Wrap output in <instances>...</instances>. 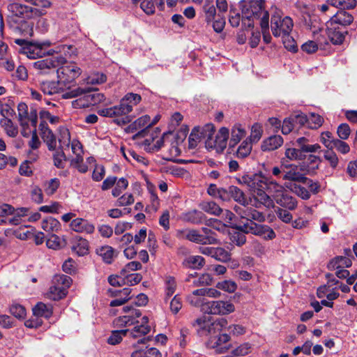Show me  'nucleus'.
Returning <instances> with one entry per match:
<instances>
[{
    "mask_svg": "<svg viewBox=\"0 0 357 357\" xmlns=\"http://www.w3.org/2000/svg\"><path fill=\"white\" fill-rule=\"evenodd\" d=\"M58 140L61 151H56L53 155L54 165L58 168H64L67 160L66 153L70 149L73 154L71 155L70 165L81 173L86 172L88 166L84 163V151L80 142L76 139H71L70 131L66 128L59 129Z\"/></svg>",
    "mask_w": 357,
    "mask_h": 357,
    "instance_id": "nucleus-1",
    "label": "nucleus"
},
{
    "mask_svg": "<svg viewBox=\"0 0 357 357\" xmlns=\"http://www.w3.org/2000/svg\"><path fill=\"white\" fill-rule=\"evenodd\" d=\"M18 121L22 128V135L27 137L31 135V139L29 142L31 150L37 151L40 146V142L36 133V125L38 116L35 110L28 112V107L25 103L18 105Z\"/></svg>",
    "mask_w": 357,
    "mask_h": 357,
    "instance_id": "nucleus-2",
    "label": "nucleus"
},
{
    "mask_svg": "<svg viewBox=\"0 0 357 357\" xmlns=\"http://www.w3.org/2000/svg\"><path fill=\"white\" fill-rule=\"evenodd\" d=\"M264 0H243L241 4L242 13L246 18L243 20V26L244 27L252 28L254 26L253 20L255 19L260 21L267 15V21L269 20V14L264 9Z\"/></svg>",
    "mask_w": 357,
    "mask_h": 357,
    "instance_id": "nucleus-3",
    "label": "nucleus"
},
{
    "mask_svg": "<svg viewBox=\"0 0 357 357\" xmlns=\"http://www.w3.org/2000/svg\"><path fill=\"white\" fill-rule=\"evenodd\" d=\"M131 112L130 105H126L121 99L119 105L98 110V113L102 116L116 117L114 122L118 125H126L131 121L128 114Z\"/></svg>",
    "mask_w": 357,
    "mask_h": 357,
    "instance_id": "nucleus-4",
    "label": "nucleus"
},
{
    "mask_svg": "<svg viewBox=\"0 0 357 357\" xmlns=\"http://www.w3.org/2000/svg\"><path fill=\"white\" fill-rule=\"evenodd\" d=\"M52 282L53 285L50 287L47 296L52 300L58 301L66 296L68 289L72 284V279L68 275H56Z\"/></svg>",
    "mask_w": 357,
    "mask_h": 357,
    "instance_id": "nucleus-5",
    "label": "nucleus"
},
{
    "mask_svg": "<svg viewBox=\"0 0 357 357\" xmlns=\"http://www.w3.org/2000/svg\"><path fill=\"white\" fill-rule=\"evenodd\" d=\"M192 325L198 327V333H205L206 335H215L227 326V321L225 318H220L211 321L206 317H202L197 319Z\"/></svg>",
    "mask_w": 357,
    "mask_h": 357,
    "instance_id": "nucleus-6",
    "label": "nucleus"
},
{
    "mask_svg": "<svg viewBox=\"0 0 357 357\" xmlns=\"http://www.w3.org/2000/svg\"><path fill=\"white\" fill-rule=\"evenodd\" d=\"M215 127L213 125L212 131L207 135L205 141L206 147L208 149H215L216 152H222L227 146L229 137V130L226 128H221L217 134H215Z\"/></svg>",
    "mask_w": 357,
    "mask_h": 357,
    "instance_id": "nucleus-7",
    "label": "nucleus"
},
{
    "mask_svg": "<svg viewBox=\"0 0 357 357\" xmlns=\"http://www.w3.org/2000/svg\"><path fill=\"white\" fill-rule=\"evenodd\" d=\"M293 26V20L288 16L282 17L278 15H273L271 17V29L273 35L276 38L284 37L290 34Z\"/></svg>",
    "mask_w": 357,
    "mask_h": 357,
    "instance_id": "nucleus-8",
    "label": "nucleus"
},
{
    "mask_svg": "<svg viewBox=\"0 0 357 357\" xmlns=\"http://www.w3.org/2000/svg\"><path fill=\"white\" fill-rule=\"evenodd\" d=\"M57 69V78L65 86L69 88V84L73 82L82 73V70L74 63L64 62Z\"/></svg>",
    "mask_w": 357,
    "mask_h": 357,
    "instance_id": "nucleus-9",
    "label": "nucleus"
},
{
    "mask_svg": "<svg viewBox=\"0 0 357 357\" xmlns=\"http://www.w3.org/2000/svg\"><path fill=\"white\" fill-rule=\"evenodd\" d=\"M63 98H77L72 102V106L75 109L86 108L89 106V86L88 84L84 86L77 88L66 92L62 95Z\"/></svg>",
    "mask_w": 357,
    "mask_h": 357,
    "instance_id": "nucleus-10",
    "label": "nucleus"
},
{
    "mask_svg": "<svg viewBox=\"0 0 357 357\" xmlns=\"http://www.w3.org/2000/svg\"><path fill=\"white\" fill-rule=\"evenodd\" d=\"M234 305L227 301H207L203 308L205 313L213 315H226L234 312Z\"/></svg>",
    "mask_w": 357,
    "mask_h": 357,
    "instance_id": "nucleus-11",
    "label": "nucleus"
},
{
    "mask_svg": "<svg viewBox=\"0 0 357 357\" xmlns=\"http://www.w3.org/2000/svg\"><path fill=\"white\" fill-rule=\"evenodd\" d=\"M213 130V124L208 123L203 127H195L188 137V147L190 149H195L202 139L206 140L207 135Z\"/></svg>",
    "mask_w": 357,
    "mask_h": 357,
    "instance_id": "nucleus-12",
    "label": "nucleus"
},
{
    "mask_svg": "<svg viewBox=\"0 0 357 357\" xmlns=\"http://www.w3.org/2000/svg\"><path fill=\"white\" fill-rule=\"evenodd\" d=\"M266 181V177L258 174L251 176L246 174L238 178V182L249 187L250 190L253 192V194L255 193L257 190L265 189Z\"/></svg>",
    "mask_w": 357,
    "mask_h": 357,
    "instance_id": "nucleus-13",
    "label": "nucleus"
},
{
    "mask_svg": "<svg viewBox=\"0 0 357 357\" xmlns=\"http://www.w3.org/2000/svg\"><path fill=\"white\" fill-rule=\"evenodd\" d=\"M8 10L15 16L26 19L33 18V14H40L38 10H32L31 6L17 2L9 3L8 6Z\"/></svg>",
    "mask_w": 357,
    "mask_h": 357,
    "instance_id": "nucleus-14",
    "label": "nucleus"
},
{
    "mask_svg": "<svg viewBox=\"0 0 357 357\" xmlns=\"http://www.w3.org/2000/svg\"><path fill=\"white\" fill-rule=\"evenodd\" d=\"M301 166L298 167L295 165H285L283 167V176L284 180L288 181L287 182H299L305 181L306 177L301 172Z\"/></svg>",
    "mask_w": 357,
    "mask_h": 357,
    "instance_id": "nucleus-15",
    "label": "nucleus"
},
{
    "mask_svg": "<svg viewBox=\"0 0 357 357\" xmlns=\"http://www.w3.org/2000/svg\"><path fill=\"white\" fill-rule=\"evenodd\" d=\"M40 89L45 95L52 96L55 94H63L66 89L65 86L59 81H43L40 83Z\"/></svg>",
    "mask_w": 357,
    "mask_h": 357,
    "instance_id": "nucleus-16",
    "label": "nucleus"
},
{
    "mask_svg": "<svg viewBox=\"0 0 357 357\" xmlns=\"http://www.w3.org/2000/svg\"><path fill=\"white\" fill-rule=\"evenodd\" d=\"M151 118L149 115H144L130 124L128 127V130L133 132L137 130L142 129L134 136V138L143 137L146 135L147 129L150 128L148 127Z\"/></svg>",
    "mask_w": 357,
    "mask_h": 357,
    "instance_id": "nucleus-17",
    "label": "nucleus"
},
{
    "mask_svg": "<svg viewBox=\"0 0 357 357\" xmlns=\"http://www.w3.org/2000/svg\"><path fill=\"white\" fill-rule=\"evenodd\" d=\"M65 62V58L63 56H55L45 59L39 60L34 63L33 66L38 70L50 69L56 68Z\"/></svg>",
    "mask_w": 357,
    "mask_h": 357,
    "instance_id": "nucleus-18",
    "label": "nucleus"
},
{
    "mask_svg": "<svg viewBox=\"0 0 357 357\" xmlns=\"http://www.w3.org/2000/svg\"><path fill=\"white\" fill-rule=\"evenodd\" d=\"M321 162V160L319 156L310 155L306 161L301 165V169L307 174L314 175L319 169Z\"/></svg>",
    "mask_w": 357,
    "mask_h": 357,
    "instance_id": "nucleus-19",
    "label": "nucleus"
},
{
    "mask_svg": "<svg viewBox=\"0 0 357 357\" xmlns=\"http://www.w3.org/2000/svg\"><path fill=\"white\" fill-rule=\"evenodd\" d=\"M353 21L354 17L350 13L345 10H340L331 18L330 25L340 24L345 26L351 24Z\"/></svg>",
    "mask_w": 357,
    "mask_h": 357,
    "instance_id": "nucleus-20",
    "label": "nucleus"
},
{
    "mask_svg": "<svg viewBox=\"0 0 357 357\" xmlns=\"http://www.w3.org/2000/svg\"><path fill=\"white\" fill-rule=\"evenodd\" d=\"M40 129L41 137L47 145L49 150H54L56 146V139L52 131L44 123L40 124Z\"/></svg>",
    "mask_w": 357,
    "mask_h": 357,
    "instance_id": "nucleus-21",
    "label": "nucleus"
},
{
    "mask_svg": "<svg viewBox=\"0 0 357 357\" xmlns=\"http://www.w3.org/2000/svg\"><path fill=\"white\" fill-rule=\"evenodd\" d=\"M275 200L278 204L290 211H293L297 207L296 199L284 191L280 195H277Z\"/></svg>",
    "mask_w": 357,
    "mask_h": 357,
    "instance_id": "nucleus-22",
    "label": "nucleus"
},
{
    "mask_svg": "<svg viewBox=\"0 0 357 357\" xmlns=\"http://www.w3.org/2000/svg\"><path fill=\"white\" fill-rule=\"evenodd\" d=\"M176 236L178 238H185L195 243L204 245V239L201 233L195 229L178 230Z\"/></svg>",
    "mask_w": 357,
    "mask_h": 357,
    "instance_id": "nucleus-23",
    "label": "nucleus"
},
{
    "mask_svg": "<svg viewBox=\"0 0 357 357\" xmlns=\"http://www.w3.org/2000/svg\"><path fill=\"white\" fill-rule=\"evenodd\" d=\"M96 253L101 257L102 261L108 264L112 263L114 258L117 256L115 250L109 245H104L97 248Z\"/></svg>",
    "mask_w": 357,
    "mask_h": 357,
    "instance_id": "nucleus-24",
    "label": "nucleus"
},
{
    "mask_svg": "<svg viewBox=\"0 0 357 357\" xmlns=\"http://www.w3.org/2000/svg\"><path fill=\"white\" fill-rule=\"evenodd\" d=\"M283 144V138L280 135H273L265 140L261 144V149L263 151H272Z\"/></svg>",
    "mask_w": 357,
    "mask_h": 357,
    "instance_id": "nucleus-25",
    "label": "nucleus"
},
{
    "mask_svg": "<svg viewBox=\"0 0 357 357\" xmlns=\"http://www.w3.org/2000/svg\"><path fill=\"white\" fill-rule=\"evenodd\" d=\"M1 212L5 215H16L17 218L20 220L22 218L26 217L29 215V208L22 207L15 209L13 206L8 204H3L0 206Z\"/></svg>",
    "mask_w": 357,
    "mask_h": 357,
    "instance_id": "nucleus-26",
    "label": "nucleus"
},
{
    "mask_svg": "<svg viewBox=\"0 0 357 357\" xmlns=\"http://www.w3.org/2000/svg\"><path fill=\"white\" fill-rule=\"evenodd\" d=\"M265 190L266 189H260L253 194L255 201L253 205H255V207L259 208L261 205H264L266 207H271L273 206V201L270 196L266 194Z\"/></svg>",
    "mask_w": 357,
    "mask_h": 357,
    "instance_id": "nucleus-27",
    "label": "nucleus"
},
{
    "mask_svg": "<svg viewBox=\"0 0 357 357\" xmlns=\"http://www.w3.org/2000/svg\"><path fill=\"white\" fill-rule=\"evenodd\" d=\"M72 249L79 256L87 255L89 250V241L82 237L76 236Z\"/></svg>",
    "mask_w": 357,
    "mask_h": 357,
    "instance_id": "nucleus-28",
    "label": "nucleus"
},
{
    "mask_svg": "<svg viewBox=\"0 0 357 357\" xmlns=\"http://www.w3.org/2000/svg\"><path fill=\"white\" fill-rule=\"evenodd\" d=\"M34 317L50 318L53 312L51 305L45 304L42 302L38 303L32 309Z\"/></svg>",
    "mask_w": 357,
    "mask_h": 357,
    "instance_id": "nucleus-29",
    "label": "nucleus"
},
{
    "mask_svg": "<svg viewBox=\"0 0 357 357\" xmlns=\"http://www.w3.org/2000/svg\"><path fill=\"white\" fill-rule=\"evenodd\" d=\"M352 264L351 260L346 257H336L328 264L329 270H335L350 267Z\"/></svg>",
    "mask_w": 357,
    "mask_h": 357,
    "instance_id": "nucleus-30",
    "label": "nucleus"
},
{
    "mask_svg": "<svg viewBox=\"0 0 357 357\" xmlns=\"http://www.w3.org/2000/svg\"><path fill=\"white\" fill-rule=\"evenodd\" d=\"M164 5V0H142L141 8L146 14L151 15L154 13L155 6L163 10Z\"/></svg>",
    "mask_w": 357,
    "mask_h": 357,
    "instance_id": "nucleus-31",
    "label": "nucleus"
},
{
    "mask_svg": "<svg viewBox=\"0 0 357 357\" xmlns=\"http://www.w3.org/2000/svg\"><path fill=\"white\" fill-rule=\"evenodd\" d=\"M327 34L331 43L334 45H340L344 40V33L338 30L335 25H328Z\"/></svg>",
    "mask_w": 357,
    "mask_h": 357,
    "instance_id": "nucleus-32",
    "label": "nucleus"
},
{
    "mask_svg": "<svg viewBox=\"0 0 357 357\" xmlns=\"http://www.w3.org/2000/svg\"><path fill=\"white\" fill-rule=\"evenodd\" d=\"M21 52L26 54L28 58L32 59H35L38 57H42L45 55L44 51L38 45H35L31 43L29 45L24 46V49Z\"/></svg>",
    "mask_w": 357,
    "mask_h": 357,
    "instance_id": "nucleus-33",
    "label": "nucleus"
},
{
    "mask_svg": "<svg viewBox=\"0 0 357 357\" xmlns=\"http://www.w3.org/2000/svg\"><path fill=\"white\" fill-rule=\"evenodd\" d=\"M284 186L296 194L303 199H308L310 197L309 191L304 187L292 182H285Z\"/></svg>",
    "mask_w": 357,
    "mask_h": 357,
    "instance_id": "nucleus-34",
    "label": "nucleus"
},
{
    "mask_svg": "<svg viewBox=\"0 0 357 357\" xmlns=\"http://www.w3.org/2000/svg\"><path fill=\"white\" fill-rule=\"evenodd\" d=\"M41 227L48 233L57 232L61 229V224L56 219L49 217L42 221Z\"/></svg>",
    "mask_w": 357,
    "mask_h": 357,
    "instance_id": "nucleus-35",
    "label": "nucleus"
},
{
    "mask_svg": "<svg viewBox=\"0 0 357 357\" xmlns=\"http://www.w3.org/2000/svg\"><path fill=\"white\" fill-rule=\"evenodd\" d=\"M0 125L8 136L15 137L18 135L17 126L10 119H1Z\"/></svg>",
    "mask_w": 357,
    "mask_h": 357,
    "instance_id": "nucleus-36",
    "label": "nucleus"
},
{
    "mask_svg": "<svg viewBox=\"0 0 357 357\" xmlns=\"http://www.w3.org/2000/svg\"><path fill=\"white\" fill-rule=\"evenodd\" d=\"M183 264L188 268L199 269L204 265V259L199 255L190 256L183 260Z\"/></svg>",
    "mask_w": 357,
    "mask_h": 357,
    "instance_id": "nucleus-37",
    "label": "nucleus"
},
{
    "mask_svg": "<svg viewBox=\"0 0 357 357\" xmlns=\"http://www.w3.org/2000/svg\"><path fill=\"white\" fill-rule=\"evenodd\" d=\"M246 135V131L241 125H236L233 127L229 140V146H234Z\"/></svg>",
    "mask_w": 357,
    "mask_h": 357,
    "instance_id": "nucleus-38",
    "label": "nucleus"
},
{
    "mask_svg": "<svg viewBox=\"0 0 357 357\" xmlns=\"http://www.w3.org/2000/svg\"><path fill=\"white\" fill-rule=\"evenodd\" d=\"M70 227L76 232L86 234L89 232V222L86 219L75 218L70 222Z\"/></svg>",
    "mask_w": 357,
    "mask_h": 357,
    "instance_id": "nucleus-39",
    "label": "nucleus"
},
{
    "mask_svg": "<svg viewBox=\"0 0 357 357\" xmlns=\"http://www.w3.org/2000/svg\"><path fill=\"white\" fill-rule=\"evenodd\" d=\"M200 208L204 212L215 216H219L222 212V209L213 201L202 202Z\"/></svg>",
    "mask_w": 357,
    "mask_h": 357,
    "instance_id": "nucleus-40",
    "label": "nucleus"
},
{
    "mask_svg": "<svg viewBox=\"0 0 357 357\" xmlns=\"http://www.w3.org/2000/svg\"><path fill=\"white\" fill-rule=\"evenodd\" d=\"M255 236H261L265 240H273L276 234L268 225L259 224Z\"/></svg>",
    "mask_w": 357,
    "mask_h": 357,
    "instance_id": "nucleus-41",
    "label": "nucleus"
},
{
    "mask_svg": "<svg viewBox=\"0 0 357 357\" xmlns=\"http://www.w3.org/2000/svg\"><path fill=\"white\" fill-rule=\"evenodd\" d=\"M265 189L270 194H272V196L275 199V196L277 195H280L282 192L284 191V187L276 181L266 178Z\"/></svg>",
    "mask_w": 357,
    "mask_h": 357,
    "instance_id": "nucleus-42",
    "label": "nucleus"
},
{
    "mask_svg": "<svg viewBox=\"0 0 357 357\" xmlns=\"http://www.w3.org/2000/svg\"><path fill=\"white\" fill-rule=\"evenodd\" d=\"M171 132L164 133L162 137L158 139L154 144H151L149 139H146L144 141V145L147 146L146 149L149 151H158L164 145V142L172 135Z\"/></svg>",
    "mask_w": 357,
    "mask_h": 357,
    "instance_id": "nucleus-43",
    "label": "nucleus"
},
{
    "mask_svg": "<svg viewBox=\"0 0 357 357\" xmlns=\"http://www.w3.org/2000/svg\"><path fill=\"white\" fill-rule=\"evenodd\" d=\"M33 7H31L32 10H37L40 13L36 15L33 14V18L36 17H40L46 14L45 9L50 8L52 6V3L49 0H35L33 4Z\"/></svg>",
    "mask_w": 357,
    "mask_h": 357,
    "instance_id": "nucleus-44",
    "label": "nucleus"
},
{
    "mask_svg": "<svg viewBox=\"0 0 357 357\" xmlns=\"http://www.w3.org/2000/svg\"><path fill=\"white\" fill-rule=\"evenodd\" d=\"M203 10L205 13L206 20L208 22L213 21L216 14V10L213 5V0H204Z\"/></svg>",
    "mask_w": 357,
    "mask_h": 357,
    "instance_id": "nucleus-45",
    "label": "nucleus"
},
{
    "mask_svg": "<svg viewBox=\"0 0 357 357\" xmlns=\"http://www.w3.org/2000/svg\"><path fill=\"white\" fill-rule=\"evenodd\" d=\"M331 6L340 8L341 10L354 8L356 5V0H328Z\"/></svg>",
    "mask_w": 357,
    "mask_h": 357,
    "instance_id": "nucleus-46",
    "label": "nucleus"
},
{
    "mask_svg": "<svg viewBox=\"0 0 357 357\" xmlns=\"http://www.w3.org/2000/svg\"><path fill=\"white\" fill-rule=\"evenodd\" d=\"M201 235L204 239V245L206 244H217L218 241L216 237V234L208 227H202Z\"/></svg>",
    "mask_w": 357,
    "mask_h": 357,
    "instance_id": "nucleus-47",
    "label": "nucleus"
},
{
    "mask_svg": "<svg viewBox=\"0 0 357 357\" xmlns=\"http://www.w3.org/2000/svg\"><path fill=\"white\" fill-rule=\"evenodd\" d=\"M201 235L204 239V245L206 244H217L218 241L216 237V234L208 227H202Z\"/></svg>",
    "mask_w": 357,
    "mask_h": 357,
    "instance_id": "nucleus-48",
    "label": "nucleus"
},
{
    "mask_svg": "<svg viewBox=\"0 0 357 357\" xmlns=\"http://www.w3.org/2000/svg\"><path fill=\"white\" fill-rule=\"evenodd\" d=\"M252 143L249 142L248 139L244 140L238 146L236 152V157L239 158H244L248 157L252 151Z\"/></svg>",
    "mask_w": 357,
    "mask_h": 357,
    "instance_id": "nucleus-49",
    "label": "nucleus"
},
{
    "mask_svg": "<svg viewBox=\"0 0 357 357\" xmlns=\"http://www.w3.org/2000/svg\"><path fill=\"white\" fill-rule=\"evenodd\" d=\"M229 196L233 197L235 201L238 202V203H240L243 205H245V204L247 203L243 192L241 190H240L238 188H237L236 186H234V185L229 186Z\"/></svg>",
    "mask_w": 357,
    "mask_h": 357,
    "instance_id": "nucleus-50",
    "label": "nucleus"
},
{
    "mask_svg": "<svg viewBox=\"0 0 357 357\" xmlns=\"http://www.w3.org/2000/svg\"><path fill=\"white\" fill-rule=\"evenodd\" d=\"M121 99L126 105H130L131 112L133 109V107L137 105L142 101L141 96L134 93H128Z\"/></svg>",
    "mask_w": 357,
    "mask_h": 357,
    "instance_id": "nucleus-51",
    "label": "nucleus"
},
{
    "mask_svg": "<svg viewBox=\"0 0 357 357\" xmlns=\"http://www.w3.org/2000/svg\"><path fill=\"white\" fill-rule=\"evenodd\" d=\"M285 156L291 160H303L305 159V155L297 147L286 149Z\"/></svg>",
    "mask_w": 357,
    "mask_h": 357,
    "instance_id": "nucleus-52",
    "label": "nucleus"
},
{
    "mask_svg": "<svg viewBox=\"0 0 357 357\" xmlns=\"http://www.w3.org/2000/svg\"><path fill=\"white\" fill-rule=\"evenodd\" d=\"M165 291L166 298H170L176 289V282L175 278L172 276H167L165 282Z\"/></svg>",
    "mask_w": 357,
    "mask_h": 357,
    "instance_id": "nucleus-53",
    "label": "nucleus"
},
{
    "mask_svg": "<svg viewBox=\"0 0 357 357\" xmlns=\"http://www.w3.org/2000/svg\"><path fill=\"white\" fill-rule=\"evenodd\" d=\"M59 185L60 181L58 178H51L50 180L46 181L43 185L45 192L47 195H52L56 192Z\"/></svg>",
    "mask_w": 357,
    "mask_h": 357,
    "instance_id": "nucleus-54",
    "label": "nucleus"
},
{
    "mask_svg": "<svg viewBox=\"0 0 357 357\" xmlns=\"http://www.w3.org/2000/svg\"><path fill=\"white\" fill-rule=\"evenodd\" d=\"M150 331L151 327L149 326L141 324L134 327V328L128 333L130 337L135 339L148 334Z\"/></svg>",
    "mask_w": 357,
    "mask_h": 357,
    "instance_id": "nucleus-55",
    "label": "nucleus"
},
{
    "mask_svg": "<svg viewBox=\"0 0 357 357\" xmlns=\"http://www.w3.org/2000/svg\"><path fill=\"white\" fill-rule=\"evenodd\" d=\"M258 225L259 224L255 222L254 221L250 220L247 221L245 223H243L241 225L238 226L236 228L238 230L242 231L243 233L252 234L255 235Z\"/></svg>",
    "mask_w": 357,
    "mask_h": 357,
    "instance_id": "nucleus-56",
    "label": "nucleus"
},
{
    "mask_svg": "<svg viewBox=\"0 0 357 357\" xmlns=\"http://www.w3.org/2000/svg\"><path fill=\"white\" fill-rule=\"evenodd\" d=\"M194 294L210 298H219L221 292L215 288H202L194 291Z\"/></svg>",
    "mask_w": 357,
    "mask_h": 357,
    "instance_id": "nucleus-57",
    "label": "nucleus"
},
{
    "mask_svg": "<svg viewBox=\"0 0 357 357\" xmlns=\"http://www.w3.org/2000/svg\"><path fill=\"white\" fill-rule=\"evenodd\" d=\"M216 288L228 293H234L237 289V284L232 280H224L218 282Z\"/></svg>",
    "mask_w": 357,
    "mask_h": 357,
    "instance_id": "nucleus-58",
    "label": "nucleus"
},
{
    "mask_svg": "<svg viewBox=\"0 0 357 357\" xmlns=\"http://www.w3.org/2000/svg\"><path fill=\"white\" fill-rule=\"evenodd\" d=\"M203 296H204L195 294L193 291L191 294L187 296V301L192 306H202V310L203 311L204 305L207 302L202 298Z\"/></svg>",
    "mask_w": 357,
    "mask_h": 357,
    "instance_id": "nucleus-59",
    "label": "nucleus"
},
{
    "mask_svg": "<svg viewBox=\"0 0 357 357\" xmlns=\"http://www.w3.org/2000/svg\"><path fill=\"white\" fill-rule=\"evenodd\" d=\"M213 258L222 262H227L231 259V254L222 248H215Z\"/></svg>",
    "mask_w": 357,
    "mask_h": 357,
    "instance_id": "nucleus-60",
    "label": "nucleus"
},
{
    "mask_svg": "<svg viewBox=\"0 0 357 357\" xmlns=\"http://www.w3.org/2000/svg\"><path fill=\"white\" fill-rule=\"evenodd\" d=\"M128 332V329L113 331L108 338V343L112 345L119 344L122 340V337L126 336Z\"/></svg>",
    "mask_w": 357,
    "mask_h": 357,
    "instance_id": "nucleus-61",
    "label": "nucleus"
},
{
    "mask_svg": "<svg viewBox=\"0 0 357 357\" xmlns=\"http://www.w3.org/2000/svg\"><path fill=\"white\" fill-rule=\"evenodd\" d=\"M324 157L326 160H327L330 166L335 169L337 167L339 163L338 158L336 153L333 151V149H327L324 151Z\"/></svg>",
    "mask_w": 357,
    "mask_h": 357,
    "instance_id": "nucleus-62",
    "label": "nucleus"
},
{
    "mask_svg": "<svg viewBox=\"0 0 357 357\" xmlns=\"http://www.w3.org/2000/svg\"><path fill=\"white\" fill-rule=\"evenodd\" d=\"M246 20L245 16L241 17V14L236 10L231 8L229 10V22L233 27H237L239 26L241 21Z\"/></svg>",
    "mask_w": 357,
    "mask_h": 357,
    "instance_id": "nucleus-63",
    "label": "nucleus"
},
{
    "mask_svg": "<svg viewBox=\"0 0 357 357\" xmlns=\"http://www.w3.org/2000/svg\"><path fill=\"white\" fill-rule=\"evenodd\" d=\"M10 312L17 319H24L26 316L25 308L18 303H13L11 305Z\"/></svg>",
    "mask_w": 357,
    "mask_h": 357,
    "instance_id": "nucleus-64",
    "label": "nucleus"
}]
</instances>
